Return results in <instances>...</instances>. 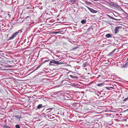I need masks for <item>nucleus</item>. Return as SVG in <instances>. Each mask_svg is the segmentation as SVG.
Here are the masks:
<instances>
[{
  "label": "nucleus",
  "instance_id": "obj_1",
  "mask_svg": "<svg viewBox=\"0 0 128 128\" xmlns=\"http://www.w3.org/2000/svg\"><path fill=\"white\" fill-rule=\"evenodd\" d=\"M108 4L109 5L112 7H114L118 8L119 7V6L118 4L116 3L111 2H108Z\"/></svg>",
  "mask_w": 128,
  "mask_h": 128
},
{
  "label": "nucleus",
  "instance_id": "obj_2",
  "mask_svg": "<svg viewBox=\"0 0 128 128\" xmlns=\"http://www.w3.org/2000/svg\"><path fill=\"white\" fill-rule=\"evenodd\" d=\"M20 30H19L18 32H15L13 34L12 36L10 37L8 39V40H12L14 38L16 37V36L18 34Z\"/></svg>",
  "mask_w": 128,
  "mask_h": 128
},
{
  "label": "nucleus",
  "instance_id": "obj_3",
  "mask_svg": "<svg viewBox=\"0 0 128 128\" xmlns=\"http://www.w3.org/2000/svg\"><path fill=\"white\" fill-rule=\"evenodd\" d=\"M88 10L90 11L92 13H96L97 12V11L88 7Z\"/></svg>",
  "mask_w": 128,
  "mask_h": 128
},
{
  "label": "nucleus",
  "instance_id": "obj_4",
  "mask_svg": "<svg viewBox=\"0 0 128 128\" xmlns=\"http://www.w3.org/2000/svg\"><path fill=\"white\" fill-rule=\"evenodd\" d=\"M119 28L118 27H116L115 28V34H116L119 32L118 29Z\"/></svg>",
  "mask_w": 128,
  "mask_h": 128
},
{
  "label": "nucleus",
  "instance_id": "obj_5",
  "mask_svg": "<svg viewBox=\"0 0 128 128\" xmlns=\"http://www.w3.org/2000/svg\"><path fill=\"white\" fill-rule=\"evenodd\" d=\"M112 35L110 34H107L105 36L106 37L108 38L112 37Z\"/></svg>",
  "mask_w": 128,
  "mask_h": 128
},
{
  "label": "nucleus",
  "instance_id": "obj_6",
  "mask_svg": "<svg viewBox=\"0 0 128 128\" xmlns=\"http://www.w3.org/2000/svg\"><path fill=\"white\" fill-rule=\"evenodd\" d=\"M64 63H62V62H58V61H55V62H54V64H56L57 65H59V64H63Z\"/></svg>",
  "mask_w": 128,
  "mask_h": 128
},
{
  "label": "nucleus",
  "instance_id": "obj_7",
  "mask_svg": "<svg viewBox=\"0 0 128 128\" xmlns=\"http://www.w3.org/2000/svg\"><path fill=\"white\" fill-rule=\"evenodd\" d=\"M42 104H39L37 106V108L36 109H40L42 107Z\"/></svg>",
  "mask_w": 128,
  "mask_h": 128
},
{
  "label": "nucleus",
  "instance_id": "obj_8",
  "mask_svg": "<svg viewBox=\"0 0 128 128\" xmlns=\"http://www.w3.org/2000/svg\"><path fill=\"white\" fill-rule=\"evenodd\" d=\"M70 76L72 78H78L77 76L74 75H70Z\"/></svg>",
  "mask_w": 128,
  "mask_h": 128
},
{
  "label": "nucleus",
  "instance_id": "obj_9",
  "mask_svg": "<svg viewBox=\"0 0 128 128\" xmlns=\"http://www.w3.org/2000/svg\"><path fill=\"white\" fill-rule=\"evenodd\" d=\"M14 117L16 118L17 119H19L20 120V118H21V116H20L18 115H15L14 116Z\"/></svg>",
  "mask_w": 128,
  "mask_h": 128
},
{
  "label": "nucleus",
  "instance_id": "obj_10",
  "mask_svg": "<svg viewBox=\"0 0 128 128\" xmlns=\"http://www.w3.org/2000/svg\"><path fill=\"white\" fill-rule=\"evenodd\" d=\"M104 84V82L101 83L99 84H97V86H103Z\"/></svg>",
  "mask_w": 128,
  "mask_h": 128
},
{
  "label": "nucleus",
  "instance_id": "obj_11",
  "mask_svg": "<svg viewBox=\"0 0 128 128\" xmlns=\"http://www.w3.org/2000/svg\"><path fill=\"white\" fill-rule=\"evenodd\" d=\"M55 62V60H51L50 62V64L51 65H52V64H54V62Z\"/></svg>",
  "mask_w": 128,
  "mask_h": 128
},
{
  "label": "nucleus",
  "instance_id": "obj_12",
  "mask_svg": "<svg viewBox=\"0 0 128 128\" xmlns=\"http://www.w3.org/2000/svg\"><path fill=\"white\" fill-rule=\"evenodd\" d=\"M86 21L85 20H83L81 21V22L82 24H84L86 22Z\"/></svg>",
  "mask_w": 128,
  "mask_h": 128
},
{
  "label": "nucleus",
  "instance_id": "obj_13",
  "mask_svg": "<svg viewBox=\"0 0 128 128\" xmlns=\"http://www.w3.org/2000/svg\"><path fill=\"white\" fill-rule=\"evenodd\" d=\"M3 127L4 128H11L10 127H9V126H7V125H4L3 126Z\"/></svg>",
  "mask_w": 128,
  "mask_h": 128
},
{
  "label": "nucleus",
  "instance_id": "obj_14",
  "mask_svg": "<svg viewBox=\"0 0 128 128\" xmlns=\"http://www.w3.org/2000/svg\"><path fill=\"white\" fill-rule=\"evenodd\" d=\"M106 89H107L109 90H110V88H112V89H114V88L113 87H106Z\"/></svg>",
  "mask_w": 128,
  "mask_h": 128
},
{
  "label": "nucleus",
  "instance_id": "obj_15",
  "mask_svg": "<svg viewBox=\"0 0 128 128\" xmlns=\"http://www.w3.org/2000/svg\"><path fill=\"white\" fill-rule=\"evenodd\" d=\"M71 2L73 3H74L76 1V0H70Z\"/></svg>",
  "mask_w": 128,
  "mask_h": 128
},
{
  "label": "nucleus",
  "instance_id": "obj_16",
  "mask_svg": "<svg viewBox=\"0 0 128 128\" xmlns=\"http://www.w3.org/2000/svg\"><path fill=\"white\" fill-rule=\"evenodd\" d=\"M128 100V97L124 98V100H123V101L124 102H126V101H127Z\"/></svg>",
  "mask_w": 128,
  "mask_h": 128
},
{
  "label": "nucleus",
  "instance_id": "obj_17",
  "mask_svg": "<svg viewBox=\"0 0 128 128\" xmlns=\"http://www.w3.org/2000/svg\"><path fill=\"white\" fill-rule=\"evenodd\" d=\"M15 126L16 128H20V126L18 124L16 125Z\"/></svg>",
  "mask_w": 128,
  "mask_h": 128
},
{
  "label": "nucleus",
  "instance_id": "obj_18",
  "mask_svg": "<svg viewBox=\"0 0 128 128\" xmlns=\"http://www.w3.org/2000/svg\"><path fill=\"white\" fill-rule=\"evenodd\" d=\"M86 63L83 64L82 65V66L83 67H86Z\"/></svg>",
  "mask_w": 128,
  "mask_h": 128
},
{
  "label": "nucleus",
  "instance_id": "obj_19",
  "mask_svg": "<svg viewBox=\"0 0 128 128\" xmlns=\"http://www.w3.org/2000/svg\"><path fill=\"white\" fill-rule=\"evenodd\" d=\"M86 3L87 4H91V3L87 1L86 2Z\"/></svg>",
  "mask_w": 128,
  "mask_h": 128
},
{
  "label": "nucleus",
  "instance_id": "obj_20",
  "mask_svg": "<svg viewBox=\"0 0 128 128\" xmlns=\"http://www.w3.org/2000/svg\"><path fill=\"white\" fill-rule=\"evenodd\" d=\"M49 60H44V62H49Z\"/></svg>",
  "mask_w": 128,
  "mask_h": 128
},
{
  "label": "nucleus",
  "instance_id": "obj_21",
  "mask_svg": "<svg viewBox=\"0 0 128 128\" xmlns=\"http://www.w3.org/2000/svg\"><path fill=\"white\" fill-rule=\"evenodd\" d=\"M126 18H128V14H127L126 15Z\"/></svg>",
  "mask_w": 128,
  "mask_h": 128
},
{
  "label": "nucleus",
  "instance_id": "obj_22",
  "mask_svg": "<svg viewBox=\"0 0 128 128\" xmlns=\"http://www.w3.org/2000/svg\"><path fill=\"white\" fill-rule=\"evenodd\" d=\"M59 32H54V33H55L56 34H57Z\"/></svg>",
  "mask_w": 128,
  "mask_h": 128
},
{
  "label": "nucleus",
  "instance_id": "obj_23",
  "mask_svg": "<svg viewBox=\"0 0 128 128\" xmlns=\"http://www.w3.org/2000/svg\"><path fill=\"white\" fill-rule=\"evenodd\" d=\"M108 15V17H109V18H111V17L110 16H109V15Z\"/></svg>",
  "mask_w": 128,
  "mask_h": 128
},
{
  "label": "nucleus",
  "instance_id": "obj_24",
  "mask_svg": "<svg viewBox=\"0 0 128 128\" xmlns=\"http://www.w3.org/2000/svg\"><path fill=\"white\" fill-rule=\"evenodd\" d=\"M98 76V77H99L100 76V75H99Z\"/></svg>",
  "mask_w": 128,
  "mask_h": 128
},
{
  "label": "nucleus",
  "instance_id": "obj_25",
  "mask_svg": "<svg viewBox=\"0 0 128 128\" xmlns=\"http://www.w3.org/2000/svg\"><path fill=\"white\" fill-rule=\"evenodd\" d=\"M29 16H27V18H29Z\"/></svg>",
  "mask_w": 128,
  "mask_h": 128
},
{
  "label": "nucleus",
  "instance_id": "obj_26",
  "mask_svg": "<svg viewBox=\"0 0 128 128\" xmlns=\"http://www.w3.org/2000/svg\"><path fill=\"white\" fill-rule=\"evenodd\" d=\"M74 28H76V27H75V26H74Z\"/></svg>",
  "mask_w": 128,
  "mask_h": 128
},
{
  "label": "nucleus",
  "instance_id": "obj_27",
  "mask_svg": "<svg viewBox=\"0 0 128 128\" xmlns=\"http://www.w3.org/2000/svg\"><path fill=\"white\" fill-rule=\"evenodd\" d=\"M8 14V15L10 16V14Z\"/></svg>",
  "mask_w": 128,
  "mask_h": 128
}]
</instances>
